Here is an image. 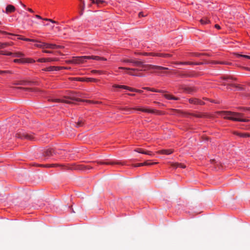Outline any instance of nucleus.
Masks as SVG:
<instances>
[{"instance_id": "nucleus-58", "label": "nucleus", "mask_w": 250, "mask_h": 250, "mask_svg": "<svg viewBox=\"0 0 250 250\" xmlns=\"http://www.w3.org/2000/svg\"><path fill=\"white\" fill-rule=\"evenodd\" d=\"M141 54L143 56H149V53H146V52L143 53H141Z\"/></svg>"}, {"instance_id": "nucleus-35", "label": "nucleus", "mask_w": 250, "mask_h": 250, "mask_svg": "<svg viewBox=\"0 0 250 250\" xmlns=\"http://www.w3.org/2000/svg\"><path fill=\"white\" fill-rule=\"evenodd\" d=\"M72 80L80 81V82H85V78H71Z\"/></svg>"}, {"instance_id": "nucleus-41", "label": "nucleus", "mask_w": 250, "mask_h": 250, "mask_svg": "<svg viewBox=\"0 0 250 250\" xmlns=\"http://www.w3.org/2000/svg\"><path fill=\"white\" fill-rule=\"evenodd\" d=\"M64 67L62 66H54V71H59L61 69H62Z\"/></svg>"}, {"instance_id": "nucleus-31", "label": "nucleus", "mask_w": 250, "mask_h": 250, "mask_svg": "<svg viewBox=\"0 0 250 250\" xmlns=\"http://www.w3.org/2000/svg\"><path fill=\"white\" fill-rule=\"evenodd\" d=\"M171 56V55L169 54H165V53H159V57H163V58H167Z\"/></svg>"}, {"instance_id": "nucleus-7", "label": "nucleus", "mask_w": 250, "mask_h": 250, "mask_svg": "<svg viewBox=\"0 0 250 250\" xmlns=\"http://www.w3.org/2000/svg\"><path fill=\"white\" fill-rule=\"evenodd\" d=\"M10 43L8 42L1 43L0 42V50L1 49H4L6 48L7 46H9ZM0 55H12V52H5L4 51L0 50Z\"/></svg>"}, {"instance_id": "nucleus-25", "label": "nucleus", "mask_w": 250, "mask_h": 250, "mask_svg": "<svg viewBox=\"0 0 250 250\" xmlns=\"http://www.w3.org/2000/svg\"><path fill=\"white\" fill-rule=\"evenodd\" d=\"M89 58V59H93V60H98V61H100V60H103V61H105L106 60V59L105 58H101L99 56H88Z\"/></svg>"}, {"instance_id": "nucleus-30", "label": "nucleus", "mask_w": 250, "mask_h": 250, "mask_svg": "<svg viewBox=\"0 0 250 250\" xmlns=\"http://www.w3.org/2000/svg\"><path fill=\"white\" fill-rule=\"evenodd\" d=\"M18 37H19V39L25 41H28V42H37L36 40H33V39H30L28 38H21V36L19 35Z\"/></svg>"}, {"instance_id": "nucleus-12", "label": "nucleus", "mask_w": 250, "mask_h": 250, "mask_svg": "<svg viewBox=\"0 0 250 250\" xmlns=\"http://www.w3.org/2000/svg\"><path fill=\"white\" fill-rule=\"evenodd\" d=\"M138 111H141L144 112L150 113H159L158 111L153 109H147L144 108H134Z\"/></svg>"}, {"instance_id": "nucleus-15", "label": "nucleus", "mask_w": 250, "mask_h": 250, "mask_svg": "<svg viewBox=\"0 0 250 250\" xmlns=\"http://www.w3.org/2000/svg\"><path fill=\"white\" fill-rule=\"evenodd\" d=\"M173 152V150L170 149H162L157 152L158 154L169 155Z\"/></svg>"}, {"instance_id": "nucleus-44", "label": "nucleus", "mask_w": 250, "mask_h": 250, "mask_svg": "<svg viewBox=\"0 0 250 250\" xmlns=\"http://www.w3.org/2000/svg\"><path fill=\"white\" fill-rule=\"evenodd\" d=\"M145 165V164H143V163H138L137 164L133 165V166L134 167H142V166H144Z\"/></svg>"}, {"instance_id": "nucleus-60", "label": "nucleus", "mask_w": 250, "mask_h": 250, "mask_svg": "<svg viewBox=\"0 0 250 250\" xmlns=\"http://www.w3.org/2000/svg\"><path fill=\"white\" fill-rule=\"evenodd\" d=\"M215 27L218 29H220L221 28L220 26L218 24H215Z\"/></svg>"}, {"instance_id": "nucleus-38", "label": "nucleus", "mask_w": 250, "mask_h": 250, "mask_svg": "<svg viewBox=\"0 0 250 250\" xmlns=\"http://www.w3.org/2000/svg\"><path fill=\"white\" fill-rule=\"evenodd\" d=\"M76 126L77 127H79L82 126L83 125V122L81 120L79 121L77 123H76Z\"/></svg>"}, {"instance_id": "nucleus-36", "label": "nucleus", "mask_w": 250, "mask_h": 250, "mask_svg": "<svg viewBox=\"0 0 250 250\" xmlns=\"http://www.w3.org/2000/svg\"><path fill=\"white\" fill-rule=\"evenodd\" d=\"M69 98L70 99H71L72 100H74V101H75L76 102H82V101H83L82 100H81L80 99H79V98H77L75 96H71V97H70Z\"/></svg>"}, {"instance_id": "nucleus-27", "label": "nucleus", "mask_w": 250, "mask_h": 250, "mask_svg": "<svg viewBox=\"0 0 250 250\" xmlns=\"http://www.w3.org/2000/svg\"><path fill=\"white\" fill-rule=\"evenodd\" d=\"M119 69L125 70H131V71H138L139 69L133 68H129V67H119L118 68Z\"/></svg>"}, {"instance_id": "nucleus-22", "label": "nucleus", "mask_w": 250, "mask_h": 250, "mask_svg": "<svg viewBox=\"0 0 250 250\" xmlns=\"http://www.w3.org/2000/svg\"><path fill=\"white\" fill-rule=\"evenodd\" d=\"M13 62L15 63H26L27 61L25 58H20L19 59H15Z\"/></svg>"}, {"instance_id": "nucleus-17", "label": "nucleus", "mask_w": 250, "mask_h": 250, "mask_svg": "<svg viewBox=\"0 0 250 250\" xmlns=\"http://www.w3.org/2000/svg\"><path fill=\"white\" fill-rule=\"evenodd\" d=\"M174 64H185V65H200L202 64L203 62H174Z\"/></svg>"}, {"instance_id": "nucleus-14", "label": "nucleus", "mask_w": 250, "mask_h": 250, "mask_svg": "<svg viewBox=\"0 0 250 250\" xmlns=\"http://www.w3.org/2000/svg\"><path fill=\"white\" fill-rule=\"evenodd\" d=\"M16 10L15 7L12 5H8L5 9V13L8 14L14 12Z\"/></svg>"}, {"instance_id": "nucleus-63", "label": "nucleus", "mask_w": 250, "mask_h": 250, "mask_svg": "<svg viewBox=\"0 0 250 250\" xmlns=\"http://www.w3.org/2000/svg\"><path fill=\"white\" fill-rule=\"evenodd\" d=\"M27 10L28 11H29L30 12H31V13H33L34 12V11L32 9H31V8H28Z\"/></svg>"}, {"instance_id": "nucleus-61", "label": "nucleus", "mask_w": 250, "mask_h": 250, "mask_svg": "<svg viewBox=\"0 0 250 250\" xmlns=\"http://www.w3.org/2000/svg\"><path fill=\"white\" fill-rule=\"evenodd\" d=\"M136 92H138V93H141L143 92V91L141 90H139V89H136V91H135Z\"/></svg>"}, {"instance_id": "nucleus-1", "label": "nucleus", "mask_w": 250, "mask_h": 250, "mask_svg": "<svg viewBox=\"0 0 250 250\" xmlns=\"http://www.w3.org/2000/svg\"><path fill=\"white\" fill-rule=\"evenodd\" d=\"M218 113L224 119L234 121L248 122V119H243V114L240 113L231 112L229 111H221Z\"/></svg>"}, {"instance_id": "nucleus-18", "label": "nucleus", "mask_w": 250, "mask_h": 250, "mask_svg": "<svg viewBox=\"0 0 250 250\" xmlns=\"http://www.w3.org/2000/svg\"><path fill=\"white\" fill-rule=\"evenodd\" d=\"M49 101H52L55 102H62V103H65L66 104H71L72 103L68 100H61L60 99H56V98H50L48 99Z\"/></svg>"}, {"instance_id": "nucleus-19", "label": "nucleus", "mask_w": 250, "mask_h": 250, "mask_svg": "<svg viewBox=\"0 0 250 250\" xmlns=\"http://www.w3.org/2000/svg\"><path fill=\"white\" fill-rule=\"evenodd\" d=\"M53 153H54V150L53 149L48 148L44 151L43 155L45 157H49L52 155Z\"/></svg>"}, {"instance_id": "nucleus-37", "label": "nucleus", "mask_w": 250, "mask_h": 250, "mask_svg": "<svg viewBox=\"0 0 250 250\" xmlns=\"http://www.w3.org/2000/svg\"><path fill=\"white\" fill-rule=\"evenodd\" d=\"M143 154L148 155H150V156H152V155H153V153H152V151H147V150H144V152H143Z\"/></svg>"}, {"instance_id": "nucleus-29", "label": "nucleus", "mask_w": 250, "mask_h": 250, "mask_svg": "<svg viewBox=\"0 0 250 250\" xmlns=\"http://www.w3.org/2000/svg\"><path fill=\"white\" fill-rule=\"evenodd\" d=\"M42 70L44 71H54V66H49V67H48L46 68H44L43 69H42Z\"/></svg>"}, {"instance_id": "nucleus-43", "label": "nucleus", "mask_w": 250, "mask_h": 250, "mask_svg": "<svg viewBox=\"0 0 250 250\" xmlns=\"http://www.w3.org/2000/svg\"><path fill=\"white\" fill-rule=\"evenodd\" d=\"M91 72L94 74H101L102 72L101 71L99 70H93L91 71Z\"/></svg>"}, {"instance_id": "nucleus-28", "label": "nucleus", "mask_w": 250, "mask_h": 250, "mask_svg": "<svg viewBox=\"0 0 250 250\" xmlns=\"http://www.w3.org/2000/svg\"><path fill=\"white\" fill-rule=\"evenodd\" d=\"M164 96H165V97L166 98H167V99H168V100H178V98L173 97V96H172L171 95L165 94Z\"/></svg>"}, {"instance_id": "nucleus-42", "label": "nucleus", "mask_w": 250, "mask_h": 250, "mask_svg": "<svg viewBox=\"0 0 250 250\" xmlns=\"http://www.w3.org/2000/svg\"><path fill=\"white\" fill-rule=\"evenodd\" d=\"M1 33L3 34H5V35H13V36H19V35L13 34L12 33H8V32H6L3 31H2Z\"/></svg>"}, {"instance_id": "nucleus-46", "label": "nucleus", "mask_w": 250, "mask_h": 250, "mask_svg": "<svg viewBox=\"0 0 250 250\" xmlns=\"http://www.w3.org/2000/svg\"><path fill=\"white\" fill-rule=\"evenodd\" d=\"M143 164H145V166H151L154 164H157V163H147L146 162L143 163Z\"/></svg>"}, {"instance_id": "nucleus-11", "label": "nucleus", "mask_w": 250, "mask_h": 250, "mask_svg": "<svg viewBox=\"0 0 250 250\" xmlns=\"http://www.w3.org/2000/svg\"><path fill=\"white\" fill-rule=\"evenodd\" d=\"M113 87H115V88H119L127 89L131 92H135V91H136V89L131 88V87L123 85L114 84L113 85Z\"/></svg>"}, {"instance_id": "nucleus-8", "label": "nucleus", "mask_w": 250, "mask_h": 250, "mask_svg": "<svg viewBox=\"0 0 250 250\" xmlns=\"http://www.w3.org/2000/svg\"><path fill=\"white\" fill-rule=\"evenodd\" d=\"M158 69V70H168L167 67H165L163 66H158V65H153L151 64H146V69Z\"/></svg>"}, {"instance_id": "nucleus-55", "label": "nucleus", "mask_w": 250, "mask_h": 250, "mask_svg": "<svg viewBox=\"0 0 250 250\" xmlns=\"http://www.w3.org/2000/svg\"><path fill=\"white\" fill-rule=\"evenodd\" d=\"M16 88H17V89H23V90H29L30 89L29 88H23V87H16Z\"/></svg>"}, {"instance_id": "nucleus-47", "label": "nucleus", "mask_w": 250, "mask_h": 250, "mask_svg": "<svg viewBox=\"0 0 250 250\" xmlns=\"http://www.w3.org/2000/svg\"><path fill=\"white\" fill-rule=\"evenodd\" d=\"M149 56L159 57V53H149Z\"/></svg>"}, {"instance_id": "nucleus-40", "label": "nucleus", "mask_w": 250, "mask_h": 250, "mask_svg": "<svg viewBox=\"0 0 250 250\" xmlns=\"http://www.w3.org/2000/svg\"><path fill=\"white\" fill-rule=\"evenodd\" d=\"M104 2H105V1L104 0H97L96 1V3H96L98 6H100V5L101 4H103V3H104Z\"/></svg>"}, {"instance_id": "nucleus-24", "label": "nucleus", "mask_w": 250, "mask_h": 250, "mask_svg": "<svg viewBox=\"0 0 250 250\" xmlns=\"http://www.w3.org/2000/svg\"><path fill=\"white\" fill-rule=\"evenodd\" d=\"M171 166L175 168L181 167L182 168H185L186 167V165H185L184 164L178 163L172 164Z\"/></svg>"}, {"instance_id": "nucleus-3", "label": "nucleus", "mask_w": 250, "mask_h": 250, "mask_svg": "<svg viewBox=\"0 0 250 250\" xmlns=\"http://www.w3.org/2000/svg\"><path fill=\"white\" fill-rule=\"evenodd\" d=\"M93 166H87L84 165H72L68 168L71 170H83L86 171L87 170L93 168Z\"/></svg>"}, {"instance_id": "nucleus-45", "label": "nucleus", "mask_w": 250, "mask_h": 250, "mask_svg": "<svg viewBox=\"0 0 250 250\" xmlns=\"http://www.w3.org/2000/svg\"><path fill=\"white\" fill-rule=\"evenodd\" d=\"M43 20L44 21H50L52 23H57V22L55 21H53V20L52 19H47V18H44L43 19Z\"/></svg>"}, {"instance_id": "nucleus-64", "label": "nucleus", "mask_w": 250, "mask_h": 250, "mask_svg": "<svg viewBox=\"0 0 250 250\" xmlns=\"http://www.w3.org/2000/svg\"><path fill=\"white\" fill-rule=\"evenodd\" d=\"M242 109L244 110H249V111H250V107H249V108H243Z\"/></svg>"}, {"instance_id": "nucleus-34", "label": "nucleus", "mask_w": 250, "mask_h": 250, "mask_svg": "<svg viewBox=\"0 0 250 250\" xmlns=\"http://www.w3.org/2000/svg\"><path fill=\"white\" fill-rule=\"evenodd\" d=\"M36 41V42H38V41H37V40ZM40 42V43L35 44V46L38 47L44 48V46L43 45H44V42Z\"/></svg>"}, {"instance_id": "nucleus-20", "label": "nucleus", "mask_w": 250, "mask_h": 250, "mask_svg": "<svg viewBox=\"0 0 250 250\" xmlns=\"http://www.w3.org/2000/svg\"><path fill=\"white\" fill-rule=\"evenodd\" d=\"M178 76L181 77H191L192 75L188 72H178Z\"/></svg>"}, {"instance_id": "nucleus-21", "label": "nucleus", "mask_w": 250, "mask_h": 250, "mask_svg": "<svg viewBox=\"0 0 250 250\" xmlns=\"http://www.w3.org/2000/svg\"><path fill=\"white\" fill-rule=\"evenodd\" d=\"M10 56H12L14 57H17V58H20L23 57L25 55L22 52H15V53H12V55H11Z\"/></svg>"}, {"instance_id": "nucleus-59", "label": "nucleus", "mask_w": 250, "mask_h": 250, "mask_svg": "<svg viewBox=\"0 0 250 250\" xmlns=\"http://www.w3.org/2000/svg\"><path fill=\"white\" fill-rule=\"evenodd\" d=\"M35 17L38 18V19H42V20L43 19L40 16H39L38 15H35Z\"/></svg>"}, {"instance_id": "nucleus-23", "label": "nucleus", "mask_w": 250, "mask_h": 250, "mask_svg": "<svg viewBox=\"0 0 250 250\" xmlns=\"http://www.w3.org/2000/svg\"><path fill=\"white\" fill-rule=\"evenodd\" d=\"M44 48H50V49H55L56 47V44L53 43H47L44 42Z\"/></svg>"}, {"instance_id": "nucleus-10", "label": "nucleus", "mask_w": 250, "mask_h": 250, "mask_svg": "<svg viewBox=\"0 0 250 250\" xmlns=\"http://www.w3.org/2000/svg\"><path fill=\"white\" fill-rule=\"evenodd\" d=\"M224 80L226 81V82H223V84L224 85H229L231 86L237 87L238 86L234 84L231 83L232 81L234 80L233 78L229 77H224Z\"/></svg>"}, {"instance_id": "nucleus-33", "label": "nucleus", "mask_w": 250, "mask_h": 250, "mask_svg": "<svg viewBox=\"0 0 250 250\" xmlns=\"http://www.w3.org/2000/svg\"><path fill=\"white\" fill-rule=\"evenodd\" d=\"M237 57H243L246 59H250V56L246 55H241L239 54H235Z\"/></svg>"}, {"instance_id": "nucleus-2", "label": "nucleus", "mask_w": 250, "mask_h": 250, "mask_svg": "<svg viewBox=\"0 0 250 250\" xmlns=\"http://www.w3.org/2000/svg\"><path fill=\"white\" fill-rule=\"evenodd\" d=\"M123 62L125 63H130L134 66L141 67L144 69L141 70H146V65L144 63V62L141 61L140 60L136 59H124L122 61Z\"/></svg>"}, {"instance_id": "nucleus-56", "label": "nucleus", "mask_w": 250, "mask_h": 250, "mask_svg": "<svg viewBox=\"0 0 250 250\" xmlns=\"http://www.w3.org/2000/svg\"><path fill=\"white\" fill-rule=\"evenodd\" d=\"M63 47V46H62L56 45V47L55 48V49L62 48Z\"/></svg>"}, {"instance_id": "nucleus-54", "label": "nucleus", "mask_w": 250, "mask_h": 250, "mask_svg": "<svg viewBox=\"0 0 250 250\" xmlns=\"http://www.w3.org/2000/svg\"><path fill=\"white\" fill-rule=\"evenodd\" d=\"M214 63L219 64H228V63L225 62H216Z\"/></svg>"}, {"instance_id": "nucleus-5", "label": "nucleus", "mask_w": 250, "mask_h": 250, "mask_svg": "<svg viewBox=\"0 0 250 250\" xmlns=\"http://www.w3.org/2000/svg\"><path fill=\"white\" fill-rule=\"evenodd\" d=\"M180 89H182L183 92L188 94H192L195 92L197 89L194 87L188 86L186 85H182L180 86Z\"/></svg>"}, {"instance_id": "nucleus-13", "label": "nucleus", "mask_w": 250, "mask_h": 250, "mask_svg": "<svg viewBox=\"0 0 250 250\" xmlns=\"http://www.w3.org/2000/svg\"><path fill=\"white\" fill-rule=\"evenodd\" d=\"M94 163H97L98 164L100 165H114V164H117V165H124V164L119 162H104L103 161H96L93 162Z\"/></svg>"}, {"instance_id": "nucleus-9", "label": "nucleus", "mask_w": 250, "mask_h": 250, "mask_svg": "<svg viewBox=\"0 0 250 250\" xmlns=\"http://www.w3.org/2000/svg\"><path fill=\"white\" fill-rule=\"evenodd\" d=\"M188 102L190 104H195V105H198V104L202 105L205 104L204 102H202L200 99L195 98H192L189 99Z\"/></svg>"}, {"instance_id": "nucleus-51", "label": "nucleus", "mask_w": 250, "mask_h": 250, "mask_svg": "<svg viewBox=\"0 0 250 250\" xmlns=\"http://www.w3.org/2000/svg\"><path fill=\"white\" fill-rule=\"evenodd\" d=\"M150 91H152V92H163V91H162V90H156L154 88H151Z\"/></svg>"}, {"instance_id": "nucleus-52", "label": "nucleus", "mask_w": 250, "mask_h": 250, "mask_svg": "<svg viewBox=\"0 0 250 250\" xmlns=\"http://www.w3.org/2000/svg\"><path fill=\"white\" fill-rule=\"evenodd\" d=\"M26 83V82L24 81L21 82L19 83H15L14 84H21V85H25Z\"/></svg>"}, {"instance_id": "nucleus-53", "label": "nucleus", "mask_w": 250, "mask_h": 250, "mask_svg": "<svg viewBox=\"0 0 250 250\" xmlns=\"http://www.w3.org/2000/svg\"><path fill=\"white\" fill-rule=\"evenodd\" d=\"M138 16L139 17H143L146 16V15H144L143 12H140L138 14Z\"/></svg>"}, {"instance_id": "nucleus-39", "label": "nucleus", "mask_w": 250, "mask_h": 250, "mask_svg": "<svg viewBox=\"0 0 250 250\" xmlns=\"http://www.w3.org/2000/svg\"><path fill=\"white\" fill-rule=\"evenodd\" d=\"M200 22L202 24H207L209 22V21L207 19H201Z\"/></svg>"}, {"instance_id": "nucleus-32", "label": "nucleus", "mask_w": 250, "mask_h": 250, "mask_svg": "<svg viewBox=\"0 0 250 250\" xmlns=\"http://www.w3.org/2000/svg\"><path fill=\"white\" fill-rule=\"evenodd\" d=\"M85 82H96L97 80L94 78H85Z\"/></svg>"}, {"instance_id": "nucleus-62", "label": "nucleus", "mask_w": 250, "mask_h": 250, "mask_svg": "<svg viewBox=\"0 0 250 250\" xmlns=\"http://www.w3.org/2000/svg\"><path fill=\"white\" fill-rule=\"evenodd\" d=\"M143 89H146V90H149V91H150V90H151L150 88L147 87H143Z\"/></svg>"}, {"instance_id": "nucleus-57", "label": "nucleus", "mask_w": 250, "mask_h": 250, "mask_svg": "<svg viewBox=\"0 0 250 250\" xmlns=\"http://www.w3.org/2000/svg\"><path fill=\"white\" fill-rule=\"evenodd\" d=\"M43 52L45 53H52V51L46 50H43Z\"/></svg>"}, {"instance_id": "nucleus-50", "label": "nucleus", "mask_w": 250, "mask_h": 250, "mask_svg": "<svg viewBox=\"0 0 250 250\" xmlns=\"http://www.w3.org/2000/svg\"><path fill=\"white\" fill-rule=\"evenodd\" d=\"M27 61L26 63H33L35 62V61L31 59H26Z\"/></svg>"}, {"instance_id": "nucleus-26", "label": "nucleus", "mask_w": 250, "mask_h": 250, "mask_svg": "<svg viewBox=\"0 0 250 250\" xmlns=\"http://www.w3.org/2000/svg\"><path fill=\"white\" fill-rule=\"evenodd\" d=\"M235 134L237 136H240V137L245 138L248 137L250 136V134L245 133H239V132H235Z\"/></svg>"}, {"instance_id": "nucleus-48", "label": "nucleus", "mask_w": 250, "mask_h": 250, "mask_svg": "<svg viewBox=\"0 0 250 250\" xmlns=\"http://www.w3.org/2000/svg\"><path fill=\"white\" fill-rule=\"evenodd\" d=\"M4 73H12V72L10 71H1L0 70V74H4Z\"/></svg>"}, {"instance_id": "nucleus-4", "label": "nucleus", "mask_w": 250, "mask_h": 250, "mask_svg": "<svg viewBox=\"0 0 250 250\" xmlns=\"http://www.w3.org/2000/svg\"><path fill=\"white\" fill-rule=\"evenodd\" d=\"M89 58L88 56L74 57L71 62L75 64L83 63L87 59H89Z\"/></svg>"}, {"instance_id": "nucleus-49", "label": "nucleus", "mask_w": 250, "mask_h": 250, "mask_svg": "<svg viewBox=\"0 0 250 250\" xmlns=\"http://www.w3.org/2000/svg\"><path fill=\"white\" fill-rule=\"evenodd\" d=\"M135 151L139 153L143 154V152H144V149L142 148H137V149L135 150Z\"/></svg>"}, {"instance_id": "nucleus-16", "label": "nucleus", "mask_w": 250, "mask_h": 250, "mask_svg": "<svg viewBox=\"0 0 250 250\" xmlns=\"http://www.w3.org/2000/svg\"><path fill=\"white\" fill-rule=\"evenodd\" d=\"M58 59L57 58H41L38 60V62H51V61H58Z\"/></svg>"}, {"instance_id": "nucleus-6", "label": "nucleus", "mask_w": 250, "mask_h": 250, "mask_svg": "<svg viewBox=\"0 0 250 250\" xmlns=\"http://www.w3.org/2000/svg\"><path fill=\"white\" fill-rule=\"evenodd\" d=\"M16 137L21 139H26L29 140H33L34 138L32 134L28 133H19L16 135Z\"/></svg>"}]
</instances>
